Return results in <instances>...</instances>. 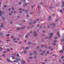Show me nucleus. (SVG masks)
Instances as JSON below:
<instances>
[{"mask_svg":"<svg viewBox=\"0 0 64 64\" xmlns=\"http://www.w3.org/2000/svg\"><path fill=\"white\" fill-rule=\"evenodd\" d=\"M29 4V3H26V4H24L23 5L25 7H26V6H27V4Z\"/></svg>","mask_w":64,"mask_h":64,"instance_id":"f03ea898","label":"nucleus"},{"mask_svg":"<svg viewBox=\"0 0 64 64\" xmlns=\"http://www.w3.org/2000/svg\"><path fill=\"white\" fill-rule=\"evenodd\" d=\"M62 4H64V2L63 1L62 2Z\"/></svg>","mask_w":64,"mask_h":64,"instance_id":"603ef678","label":"nucleus"},{"mask_svg":"<svg viewBox=\"0 0 64 64\" xmlns=\"http://www.w3.org/2000/svg\"><path fill=\"white\" fill-rule=\"evenodd\" d=\"M32 20V18H30L29 19V20L30 21H31Z\"/></svg>","mask_w":64,"mask_h":64,"instance_id":"a878e982","label":"nucleus"},{"mask_svg":"<svg viewBox=\"0 0 64 64\" xmlns=\"http://www.w3.org/2000/svg\"><path fill=\"white\" fill-rule=\"evenodd\" d=\"M6 51H8V52H10V50H9V49H6Z\"/></svg>","mask_w":64,"mask_h":64,"instance_id":"f8f14e48","label":"nucleus"},{"mask_svg":"<svg viewBox=\"0 0 64 64\" xmlns=\"http://www.w3.org/2000/svg\"><path fill=\"white\" fill-rule=\"evenodd\" d=\"M4 52V53H6V51H4V52Z\"/></svg>","mask_w":64,"mask_h":64,"instance_id":"2f4dec72","label":"nucleus"},{"mask_svg":"<svg viewBox=\"0 0 64 64\" xmlns=\"http://www.w3.org/2000/svg\"><path fill=\"white\" fill-rule=\"evenodd\" d=\"M10 41V40H6V41Z\"/></svg>","mask_w":64,"mask_h":64,"instance_id":"680f3d73","label":"nucleus"},{"mask_svg":"<svg viewBox=\"0 0 64 64\" xmlns=\"http://www.w3.org/2000/svg\"><path fill=\"white\" fill-rule=\"evenodd\" d=\"M9 14L10 15H12V14H11V13H9Z\"/></svg>","mask_w":64,"mask_h":64,"instance_id":"37998d69","label":"nucleus"},{"mask_svg":"<svg viewBox=\"0 0 64 64\" xmlns=\"http://www.w3.org/2000/svg\"><path fill=\"white\" fill-rule=\"evenodd\" d=\"M23 2L25 4H26V0H23Z\"/></svg>","mask_w":64,"mask_h":64,"instance_id":"9d476101","label":"nucleus"},{"mask_svg":"<svg viewBox=\"0 0 64 64\" xmlns=\"http://www.w3.org/2000/svg\"><path fill=\"white\" fill-rule=\"evenodd\" d=\"M30 47L29 46H28L26 48H25V49L26 50H27V49H28Z\"/></svg>","mask_w":64,"mask_h":64,"instance_id":"7ed1b4c3","label":"nucleus"},{"mask_svg":"<svg viewBox=\"0 0 64 64\" xmlns=\"http://www.w3.org/2000/svg\"><path fill=\"white\" fill-rule=\"evenodd\" d=\"M19 10H20V11H21V10H22V9L21 8H19Z\"/></svg>","mask_w":64,"mask_h":64,"instance_id":"ea45409f","label":"nucleus"},{"mask_svg":"<svg viewBox=\"0 0 64 64\" xmlns=\"http://www.w3.org/2000/svg\"><path fill=\"white\" fill-rule=\"evenodd\" d=\"M41 55H44L42 53V54H41Z\"/></svg>","mask_w":64,"mask_h":64,"instance_id":"774afa93","label":"nucleus"},{"mask_svg":"<svg viewBox=\"0 0 64 64\" xmlns=\"http://www.w3.org/2000/svg\"><path fill=\"white\" fill-rule=\"evenodd\" d=\"M37 31L34 32V34H36V33H37Z\"/></svg>","mask_w":64,"mask_h":64,"instance_id":"ddd939ff","label":"nucleus"},{"mask_svg":"<svg viewBox=\"0 0 64 64\" xmlns=\"http://www.w3.org/2000/svg\"><path fill=\"white\" fill-rule=\"evenodd\" d=\"M36 23V21H35L34 22H33V23H34V24H35Z\"/></svg>","mask_w":64,"mask_h":64,"instance_id":"bb28decb","label":"nucleus"},{"mask_svg":"<svg viewBox=\"0 0 64 64\" xmlns=\"http://www.w3.org/2000/svg\"><path fill=\"white\" fill-rule=\"evenodd\" d=\"M16 40V38H14L13 39V40H14V41H15Z\"/></svg>","mask_w":64,"mask_h":64,"instance_id":"b1692460","label":"nucleus"},{"mask_svg":"<svg viewBox=\"0 0 64 64\" xmlns=\"http://www.w3.org/2000/svg\"><path fill=\"white\" fill-rule=\"evenodd\" d=\"M24 48H25L23 46H22V49H24Z\"/></svg>","mask_w":64,"mask_h":64,"instance_id":"412c9836","label":"nucleus"},{"mask_svg":"<svg viewBox=\"0 0 64 64\" xmlns=\"http://www.w3.org/2000/svg\"><path fill=\"white\" fill-rule=\"evenodd\" d=\"M52 44H53V45H54V46H55V45H56V44H55V43H53Z\"/></svg>","mask_w":64,"mask_h":64,"instance_id":"4be33fe9","label":"nucleus"},{"mask_svg":"<svg viewBox=\"0 0 64 64\" xmlns=\"http://www.w3.org/2000/svg\"><path fill=\"white\" fill-rule=\"evenodd\" d=\"M4 7L5 8H6V7H7V6H6L4 5Z\"/></svg>","mask_w":64,"mask_h":64,"instance_id":"c03bdc74","label":"nucleus"},{"mask_svg":"<svg viewBox=\"0 0 64 64\" xmlns=\"http://www.w3.org/2000/svg\"><path fill=\"white\" fill-rule=\"evenodd\" d=\"M42 26H40V29H41V28H42Z\"/></svg>","mask_w":64,"mask_h":64,"instance_id":"a19ab883","label":"nucleus"},{"mask_svg":"<svg viewBox=\"0 0 64 64\" xmlns=\"http://www.w3.org/2000/svg\"><path fill=\"white\" fill-rule=\"evenodd\" d=\"M25 37L26 38H27V35H26V36H25Z\"/></svg>","mask_w":64,"mask_h":64,"instance_id":"49530a36","label":"nucleus"},{"mask_svg":"<svg viewBox=\"0 0 64 64\" xmlns=\"http://www.w3.org/2000/svg\"><path fill=\"white\" fill-rule=\"evenodd\" d=\"M38 8H40V6H39V5H38Z\"/></svg>","mask_w":64,"mask_h":64,"instance_id":"72a5a7b5","label":"nucleus"},{"mask_svg":"<svg viewBox=\"0 0 64 64\" xmlns=\"http://www.w3.org/2000/svg\"><path fill=\"white\" fill-rule=\"evenodd\" d=\"M37 48H38V49H39L40 47L39 46H37Z\"/></svg>","mask_w":64,"mask_h":64,"instance_id":"de8ad7c7","label":"nucleus"},{"mask_svg":"<svg viewBox=\"0 0 64 64\" xmlns=\"http://www.w3.org/2000/svg\"><path fill=\"white\" fill-rule=\"evenodd\" d=\"M29 56H31V55H32V54L30 53V54H29Z\"/></svg>","mask_w":64,"mask_h":64,"instance_id":"4c0bfd02","label":"nucleus"},{"mask_svg":"<svg viewBox=\"0 0 64 64\" xmlns=\"http://www.w3.org/2000/svg\"><path fill=\"white\" fill-rule=\"evenodd\" d=\"M62 59H63L64 58V56H63L61 58Z\"/></svg>","mask_w":64,"mask_h":64,"instance_id":"8fccbe9b","label":"nucleus"},{"mask_svg":"<svg viewBox=\"0 0 64 64\" xmlns=\"http://www.w3.org/2000/svg\"><path fill=\"white\" fill-rule=\"evenodd\" d=\"M47 38H48V37H46L45 38V39H47Z\"/></svg>","mask_w":64,"mask_h":64,"instance_id":"c9c22d12","label":"nucleus"},{"mask_svg":"<svg viewBox=\"0 0 64 64\" xmlns=\"http://www.w3.org/2000/svg\"><path fill=\"white\" fill-rule=\"evenodd\" d=\"M6 59L7 60V62H11V61H10V60H9L8 59L6 58Z\"/></svg>","mask_w":64,"mask_h":64,"instance_id":"6e6552de","label":"nucleus"},{"mask_svg":"<svg viewBox=\"0 0 64 64\" xmlns=\"http://www.w3.org/2000/svg\"><path fill=\"white\" fill-rule=\"evenodd\" d=\"M11 10V9L10 8H9L8 10V11H10Z\"/></svg>","mask_w":64,"mask_h":64,"instance_id":"7c9ffc66","label":"nucleus"},{"mask_svg":"<svg viewBox=\"0 0 64 64\" xmlns=\"http://www.w3.org/2000/svg\"><path fill=\"white\" fill-rule=\"evenodd\" d=\"M0 27H1V28H3V26H0Z\"/></svg>","mask_w":64,"mask_h":64,"instance_id":"0e129e2a","label":"nucleus"},{"mask_svg":"<svg viewBox=\"0 0 64 64\" xmlns=\"http://www.w3.org/2000/svg\"><path fill=\"white\" fill-rule=\"evenodd\" d=\"M25 28V27H23V28H22L21 29H24V28Z\"/></svg>","mask_w":64,"mask_h":64,"instance_id":"e433bc0d","label":"nucleus"},{"mask_svg":"<svg viewBox=\"0 0 64 64\" xmlns=\"http://www.w3.org/2000/svg\"><path fill=\"white\" fill-rule=\"evenodd\" d=\"M20 53L21 54H23V52H20Z\"/></svg>","mask_w":64,"mask_h":64,"instance_id":"5fc2aeb1","label":"nucleus"},{"mask_svg":"<svg viewBox=\"0 0 64 64\" xmlns=\"http://www.w3.org/2000/svg\"><path fill=\"white\" fill-rule=\"evenodd\" d=\"M60 53H63V50H61L60 52Z\"/></svg>","mask_w":64,"mask_h":64,"instance_id":"a211bd4d","label":"nucleus"},{"mask_svg":"<svg viewBox=\"0 0 64 64\" xmlns=\"http://www.w3.org/2000/svg\"><path fill=\"white\" fill-rule=\"evenodd\" d=\"M60 12H61V13H62V12H63V10H60Z\"/></svg>","mask_w":64,"mask_h":64,"instance_id":"393cba45","label":"nucleus"},{"mask_svg":"<svg viewBox=\"0 0 64 64\" xmlns=\"http://www.w3.org/2000/svg\"><path fill=\"white\" fill-rule=\"evenodd\" d=\"M52 17L51 16H50L48 17V21H50L51 20V18H52Z\"/></svg>","mask_w":64,"mask_h":64,"instance_id":"f257e3e1","label":"nucleus"},{"mask_svg":"<svg viewBox=\"0 0 64 64\" xmlns=\"http://www.w3.org/2000/svg\"><path fill=\"white\" fill-rule=\"evenodd\" d=\"M50 34L51 35H54V34L53 33H50Z\"/></svg>","mask_w":64,"mask_h":64,"instance_id":"c756f323","label":"nucleus"},{"mask_svg":"<svg viewBox=\"0 0 64 64\" xmlns=\"http://www.w3.org/2000/svg\"><path fill=\"white\" fill-rule=\"evenodd\" d=\"M4 34V33H3V32H1V33H0V35L1 36H2V35H3Z\"/></svg>","mask_w":64,"mask_h":64,"instance_id":"20e7f679","label":"nucleus"},{"mask_svg":"<svg viewBox=\"0 0 64 64\" xmlns=\"http://www.w3.org/2000/svg\"><path fill=\"white\" fill-rule=\"evenodd\" d=\"M24 53H26V51H24Z\"/></svg>","mask_w":64,"mask_h":64,"instance_id":"052dcab7","label":"nucleus"},{"mask_svg":"<svg viewBox=\"0 0 64 64\" xmlns=\"http://www.w3.org/2000/svg\"><path fill=\"white\" fill-rule=\"evenodd\" d=\"M13 58H14V59H16V58L14 56H13Z\"/></svg>","mask_w":64,"mask_h":64,"instance_id":"a18cd8bd","label":"nucleus"},{"mask_svg":"<svg viewBox=\"0 0 64 64\" xmlns=\"http://www.w3.org/2000/svg\"><path fill=\"white\" fill-rule=\"evenodd\" d=\"M27 17H29V14H27L26 16Z\"/></svg>","mask_w":64,"mask_h":64,"instance_id":"3c124183","label":"nucleus"},{"mask_svg":"<svg viewBox=\"0 0 64 64\" xmlns=\"http://www.w3.org/2000/svg\"><path fill=\"white\" fill-rule=\"evenodd\" d=\"M2 13L1 12V11H0V15L1 16H2Z\"/></svg>","mask_w":64,"mask_h":64,"instance_id":"9b49d317","label":"nucleus"},{"mask_svg":"<svg viewBox=\"0 0 64 64\" xmlns=\"http://www.w3.org/2000/svg\"><path fill=\"white\" fill-rule=\"evenodd\" d=\"M29 58L30 59H32V58L31 57H29Z\"/></svg>","mask_w":64,"mask_h":64,"instance_id":"f704fd0d","label":"nucleus"},{"mask_svg":"<svg viewBox=\"0 0 64 64\" xmlns=\"http://www.w3.org/2000/svg\"><path fill=\"white\" fill-rule=\"evenodd\" d=\"M54 39H57V37L56 36L54 37Z\"/></svg>","mask_w":64,"mask_h":64,"instance_id":"c85d7f7f","label":"nucleus"},{"mask_svg":"<svg viewBox=\"0 0 64 64\" xmlns=\"http://www.w3.org/2000/svg\"><path fill=\"white\" fill-rule=\"evenodd\" d=\"M2 55H3V56H5V54H2Z\"/></svg>","mask_w":64,"mask_h":64,"instance_id":"bf43d9fd","label":"nucleus"},{"mask_svg":"<svg viewBox=\"0 0 64 64\" xmlns=\"http://www.w3.org/2000/svg\"><path fill=\"white\" fill-rule=\"evenodd\" d=\"M38 20H39V19H37L36 20V21H38Z\"/></svg>","mask_w":64,"mask_h":64,"instance_id":"864d4df0","label":"nucleus"},{"mask_svg":"<svg viewBox=\"0 0 64 64\" xmlns=\"http://www.w3.org/2000/svg\"><path fill=\"white\" fill-rule=\"evenodd\" d=\"M57 34L58 36H59V37H60V35L59 34V32H58L57 33Z\"/></svg>","mask_w":64,"mask_h":64,"instance_id":"1a4fd4ad","label":"nucleus"},{"mask_svg":"<svg viewBox=\"0 0 64 64\" xmlns=\"http://www.w3.org/2000/svg\"><path fill=\"white\" fill-rule=\"evenodd\" d=\"M16 61H20V58H17V59H16Z\"/></svg>","mask_w":64,"mask_h":64,"instance_id":"0eeeda50","label":"nucleus"},{"mask_svg":"<svg viewBox=\"0 0 64 64\" xmlns=\"http://www.w3.org/2000/svg\"><path fill=\"white\" fill-rule=\"evenodd\" d=\"M21 43H22V41L20 42H19V44H21Z\"/></svg>","mask_w":64,"mask_h":64,"instance_id":"5701e85b","label":"nucleus"},{"mask_svg":"<svg viewBox=\"0 0 64 64\" xmlns=\"http://www.w3.org/2000/svg\"><path fill=\"white\" fill-rule=\"evenodd\" d=\"M32 24V22H30V25H31V24Z\"/></svg>","mask_w":64,"mask_h":64,"instance_id":"6e6d98bb","label":"nucleus"},{"mask_svg":"<svg viewBox=\"0 0 64 64\" xmlns=\"http://www.w3.org/2000/svg\"><path fill=\"white\" fill-rule=\"evenodd\" d=\"M30 33H32V30L30 31Z\"/></svg>","mask_w":64,"mask_h":64,"instance_id":"cd10ccee","label":"nucleus"},{"mask_svg":"<svg viewBox=\"0 0 64 64\" xmlns=\"http://www.w3.org/2000/svg\"><path fill=\"white\" fill-rule=\"evenodd\" d=\"M44 47L45 48H47L48 47V46H44Z\"/></svg>","mask_w":64,"mask_h":64,"instance_id":"f3484780","label":"nucleus"},{"mask_svg":"<svg viewBox=\"0 0 64 64\" xmlns=\"http://www.w3.org/2000/svg\"><path fill=\"white\" fill-rule=\"evenodd\" d=\"M25 63V61H24V60H22V64H24Z\"/></svg>","mask_w":64,"mask_h":64,"instance_id":"39448f33","label":"nucleus"},{"mask_svg":"<svg viewBox=\"0 0 64 64\" xmlns=\"http://www.w3.org/2000/svg\"><path fill=\"white\" fill-rule=\"evenodd\" d=\"M62 38L63 39H64V35H63V36H62Z\"/></svg>","mask_w":64,"mask_h":64,"instance_id":"338daca9","label":"nucleus"},{"mask_svg":"<svg viewBox=\"0 0 64 64\" xmlns=\"http://www.w3.org/2000/svg\"><path fill=\"white\" fill-rule=\"evenodd\" d=\"M57 42V40H55L54 41V42Z\"/></svg>","mask_w":64,"mask_h":64,"instance_id":"79ce46f5","label":"nucleus"},{"mask_svg":"<svg viewBox=\"0 0 64 64\" xmlns=\"http://www.w3.org/2000/svg\"><path fill=\"white\" fill-rule=\"evenodd\" d=\"M37 36V34H36L34 36Z\"/></svg>","mask_w":64,"mask_h":64,"instance_id":"09e8293b","label":"nucleus"},{"mask_svg":"<svg viewBox=\"0 0 64 64\" xmlns=\"http://www.w3.org/2000/svg\"><path fill=\"white\" fill-rule=\"evenodd\" d=\"M62 6L63 7H64V4H62Z\"/></svg>","mask_w":64,"mask_h":64,"instance_id":"4d7b16f0","label":"nucleus"},{"mask_svg":"<svg viewBox=\"0 0 64 64\" xmlns=\"http://www.w3.org/2000/svg\"><path fill=\"white\" fill-rule=\"evenodd\" d=\"M36 45V44L35 43H34L32 44V45H33L34 46V45Z\"/></svg>","mask_w":64,"mask_h":64,"instance_id":"dca6fc26","label":"nucleus"},{"mask_svg":"<svg viewBox=\"0 0 64 64\" xmlns=\"http://www.w3.org/2000/svg\"><path fill=\"white\" fill-rule=\"evenodd\" d=\"M47 54H49V52L48 51V52H47Z\"/></svg>","mask_w":64,"mask_h":64,"instance_id":"69168bd1","label":"nucleus"},{"mask_svg":"<svg viewBox=\"0 0 64 64\" xmlns=\"http://www.w3.org/2000/svg\"><path fill=\"white\" fill-rule=\"evenodd\" d=\"M14 36H12L10 37V38L12 39V38H14Z\"/></svg>","mask_w":64,"mask_h":64,"instance_id":"4468645a","label":"nucleus"},{"mask_svg":"<svg viewBox=\"0 0 64 64\" xmlns=\"http://www.w3.org/2000/svg\"><path fill=\"white\" fill-rule=\"evenodd\" d=\"M6 36H10V34H6Z\"/></svg>","mask_w":64,"mask_h":64,"instance_id":"6ab92c4d","label":"nucleus"},{"mask_svg":"<svg viewBox=\"0 0 64 64\" xmlns=\"http://www.w3.org/2000/svg\"><path fill=\"white\" fill-rule=\"evenodd\" d=\"M14 42H16V43H18V42L16 41H14Z\"/></svg>","mask_w":64,"mask_h":64,"instance_id":"e2e57ef3","label":"nucleus"},{"mask_svg":"<svg viewBox=\"0 0 64 64\" xmlns=\"http://www.w3.org/2000/svg\"><path fill=\"white\" fill-rule=\"evenodd\" d=\"M44 46V44H42V47L43 48Z\"/></svg>","mask_w":64,"mask_h":64,"instance_id":"2eb2a0df","label":"nucleus"},{"mask_svg":"<svg viewBox=\"0 0 64 64\" xmlns=\"http://www.w3.org/2000/svg\"><path fill=\"white\" fill-rule=\"evenodd\" d=\"M25 12H28V10H25Z\"/></svg>","mask_w":64,"mask_h":64,"instance_id":"473e14b6","label":"nucleus"},{"mask_svg":"<svg viewBox=\"0 0 64 64\" xmlns=\"http://www.w3.org/2000/svg\"><path fill=\"white\" fill-rule=\"evenodd\" d=\"M31 44H32V42H29L28 43V45H31Z\"/></svg>","mask_w":64,"mask_h":64,"instance_id":"423d86ee","label":"nucleus"},{"mask_svg":"<svg viewBox=\"0 0 64 64\" xmlns=\"http://www.w3.org/2000/svg\"><path fill=\"white\" fill-rule=\"evenodd\" d=\"M19 56V54H17V55H16V56Z\"/></svg>","mask_w":64,"mask_h":64,"instance_id":"13d9d810","label":"nucleus"},{"mask_svg":"<svg viewBox=\"0 0 64 64\" xmlns=\"http://www.w3.org/2000/svg\"><path fill=\"white\" fill-rule=\"evenodd\" d=\"M2 12V14H3V15H4V12Z\"/></svg>","mask_w":64,"mask_h":64,"instance_id":"58836bf2","label":"nucleus"},{"mask_svg":"<svg viewBox=\"0 0 64 64\" xmlns=\"http://www.w3.org/2000/svg\"><path fill=\"white\" fill-rule=\"evenodd\" d=\"M20 28H17L16 30H20Z\"/></svg>","mask_w":64,"mask_h":64,"instance_id":"aec40b11","label":"nucleus"}]
</instances>
